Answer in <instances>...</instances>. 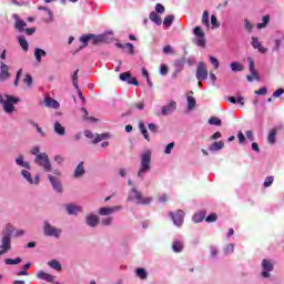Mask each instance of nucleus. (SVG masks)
<instances>
[{
	"instance_id": "f257e3e1",
	"label": "nucleus",
	"mask_w": 284,
	"mask_h": 284,
	"mask_svg": "<svg viewBox=\"0 0 284 284\" xmlns=\"http://www.w3.org/2000/svg\"><path fill=\"white\" fill-rule=\"evenodd\" d=\"M31 154L36 156L34 163L43 168L44 172H52V163L50 162L48 153H40L39 146H34L31 150Z\"/></svg>"
},
{
	"instance_id": "f03ea898",
	"label": "nucleus",
	"mask_w": 284,
	"mask_h": 284,
	"mask_svg": "<svg viewBox=\"0 0 284 284\" xmlns=\"http://www.w3.org/2000/svg\"><path fill=\"white\" fill-rule=\"evenodd\" d=\"M20 102H21V99L14 98L13 95L6 94L3 97L0 94V103L4 112H7V114H12V112H14V105H17V103H20Z\"/></svg>"
},
{
	"instance_id": "7ed1b4c3",
	"label": "nucleus",
	"mask_w": 284,
	"mask_h": 284,
	"mask_svg": "<svg viewBox=\"0 0 284 284\" xmlns=\"http://www.w3.org/2000/svg\"><path fill=\"white\" fill-rule=\"evenodd\" d=\"M151 161H152V152L145 151L141 155V166H140V170L138 172V176L140 179H143V176H145L146 172H150V170L152 169V166L150 164Z\"/></svg>"
},
{
	"instance_id": "20e7f679",
	"label": "nucleus",
	"mask_w": 284,
	"mask_h": 284,
	"mask_svg": "<svg viewBox=\"0 0 284 284\" xmlns=\"http://www.w3.org/2000/svg\"><path fill=\"white\" fill-rule=\"evenodd\" d=\"M128 201H136L138 205H150L152 203L153 197H143V193L141 191L136 190V187H133L131 190V194L128 197Z\"/></svg>"
},
{
	"instance_id": "39448f33",
	"label": "nucleus",
	"mask_w": 284,
	"mask_h": 284,
	"mask_svg": "<svg viewBox=\"0 0 284 284\" xmlns=\"http://www.w3.org/2000/svg\"><path fill=\"white\" fill-rule=\"evenodd\" d=\"M207 64L205 62L201 61L197 63L196 73L195 77L197 81H205L207 80Z\"/></svg>"
},
{
	"instance_id": "423d86ee",
	"label": "nucleus",
	"mask_w": 284,
	"mask_h": 284,
	"mask_svg": "<svg viewBox=\"0 0 284 284\" xmlns=\"http://www.w3.org/2000/svg\"><path fill=\"white\" fill-rule=\"evenodd\" d=\"M248 70L251 72V75H246V79L248 83H252V81H261V77L258 75V71H256V67L254 65V60L252 58H248Z\"/></svg>"
},
{
	"instance_id": "0eeeda50",
	"label": "nucleus",
	"mask_w": 284,
	"mask_h": 284,
	"mask_svg": "<svg viewBox=\"0 0 284 284\" xmlns=\"http://www.w3.org/2000/svg\"><path fill=\"white\" fill-rule=\"evenodd\" d=\"M193 33L196 37V45H199L200 48H205V43H207V41L205 40V32H203V29H201V27H195Z\"/></svg>"
},
{
	"instance_id": "6e6552de",
	"label": "nucleus",
	"mask_w": 284,
	"mask_h": 284,
	"mask_svg": "<svg viewBox=\"0 0 284 284\" xmlns=\"http://www.w3.org/2000/svg\"><path fill=\"white\" fill-rule=\"evenodd\" d=\"M262 270L261 273L262 278H270L271 274L270 272H274V263L270 260H263L262 261Z\"/></svg>"
},
{
	"instance_id": "1a4fd4ad",
	"label": "nucleus",
	"mask_w": 284,
	"mask_h": 284,
	"mask_svg": "<svg viewBox=\"0 0 284 284\" xmlns=\"http://www.w3.org/2000/svg\"><path fill=\"white\" fill-rule=\"evenodd\" d=\"M44 234L45 236H53L54 239H59L61 236V229H57L51 226L50 223H44Z\"/></svg>"
},
{
	"instance_id": "9d476101",
	"label": "nucleus",
	"mask_w": 284,
	"mask_h": 284,
	"mask_svg": "<svg viewBox=\"0 0 284 284\" xmlns=\"http://www.w3.org/2000/svg\"><path fill=\"white\" fill-rule=\"evenodd\" d=\"M169 216H171L174 225H176L178 227H181V225H183V219L185 216V212H183V210H178L175 214L173 212H170Z\"/></svg>"
},
{
	"instance_id": "9b49d317",
	"label": "nucleus",
	"mask_w": 284,
	"mask_h": 284,
	"mask_svg": "<svg viewBox=\"0 0 284 284\" xmlns=\"http://www.w3.org/2000/svg\"><path fill=\"white\" fill-rule=\"evenodd\" d=\"M12 250V237L2 236L0 243V254H8Z\"/></svg>"
},
{
	"instance_id": "f8f14e48",
	"label": "nucleus",
	"mask_w": 284,
	"mask_h": 284,
	"mask_svg": "<svg viewBox=\"0 0 284 284\" xmlns=\"http://www.w3.org/2000/svg\"><path fill=\"white\" fill-rule=\"evenodd\" d=\"M120 79L125 83H129V85H139V80H136V78H133L131 72L121 73Z\"/></svg>"
},
{
	"instance_id": "ddd939ff",
	"label": "nucleus",
	"mask_w": 284,
	"mask_h": 284,
	"mask_svg": "<svg viewBox=\"0 0 284 284\" xmlns=\"http://www.w3.org/2000/svg\"><path fill=\"white\" fill-rule=\"evenodd\" d=\"M176 110V101L171 100L168 105L162 108V115L168 116V114H172Z\"/></svg>"
},
{
	"instance_id": "4468645a",
	"label": "nucleus",
	"mask_w": 284,
	"mask_h": 284,
	"mask_svg": "<svg viewBox=\"0 0 284 284\" xmlns=\"http://www.w3.org/2000/svg\"><path fill=\"white\" fill-rule=\"evenodd\" d=\"M48 179H49L53 190H55V192L61 194L63 192V186H61V182L52 175H48Z\"/></svg>"
},
{
	"instance_id": "2eb2a0df",
	"label": "nucleus",
	"mask_w": 284,
	"mask_h": 284,
	"mask_svg": "<svg viewBox=\"0 0 284 284\" xmlns=\"http://www.w3.org/2000/svg\"><path fill=\"white\" fill-rule=\"evenodd\" d=\"M121 210V206H112V207H101L99 210L100 216H110V214H114V212H119Z\"/></svg>"
},
{
	"instance_id": "dca6fc26",
	"label": "nucleus",
	"mask_w": 284,
	"mask_h": 284,
	"mask_svg": "<svg viewBox=\"0 0 284 284\" xmlns=\"http://www.w3.org/2000/svg\"><path fill=\"white\" fill-rule=\"evenodd\" d=\"M21 174L28 181V183H30V185H39V175H37L34 180H32V174L30 173V171L22 170Z\"/></svg>"
},
{
	"instance_id": "f3484780",
	"label": "nucleus",
	"mask_w": 284,
	"mask_h": 284,
	"mask_svg": "<svg viewBox=\"0 0 284 284\" xmlns=\"http://www.w3.org/2000/svg\"><path fill=\"white\" fill-rule=\"evenodd\" d=\"M10 68L1 62L0 63V81H6V79H10Z\"/></svg>"
},
{
	"instance_id": "a211bd4d",
	"label": "nucleus",
	"mask_w": 284,
	"mask_h": 284,
	"mask_svg": "<svg viewBox=\"0 0 284 284\" xmlns=\"http://www.w3.org/2000/svg\"><path fill=\"white\" fill-rule=\"evenodd\" d=\"M251 44L253 45V48H255V50H258V52H261V54L267 53V48H265V47H263V44H261V41H258V38L252 37Z\"/></svg>"
},
{
	"instance_id": "6ab92c4d",
	"label": "nucleus",
	"mask_w": 284,
	"mask_h": 284,
	"mask_svg": "<svg viewBox=\"0 0 284 284\" xmlns=\"http://www.w3.org/2000/svg\"><path fill=\"white\" fill-rule=\"evenodd\" d=\"M44 105H45V108H53V110H59V108H60L59 102L52 98H45Z\"/></svg>"
},
{
	"instance_id": "aec40b11",
	"label": "nucleus",
	"mask_w": 284,
	"mask_h": 284,
	"mask_svg": "<svg viewBox=\"0 0 284 284\" xmlns=\"http://www.w3.org/2000/svg\"><path fill=\"white\" fill-rule=\"evenodd\" d=\"M37 277L40 278L41 281H47V283L54 282V276H52L43 271H39Z\"/></svg>"
},
{
	"instance_id": "412c9836",
	"label": "nucleus",
	"mask_w": 284,
	"mask_h": 284,
	"mask_svg": "<svg viewBox=\"0 0 284 284\" xmlns=\"http://www.w3.org/2000/svg\"><path fill=\"white\" fill-rule=\"evenodd\" d=\"M83 174H85V168L83 166V162H80L74 170V178L81 179V176H83Z\"/></svg>"
},
{
	"instance_id": "4be33fe9",
	"label": "nucleus",
	"mask_w": 284,
	"mask_h": 284,
	"mask_svg": "<svg viewBox=\"0 0 284 284\" xmlns=\"http://www.w3.org/2000/svg\"><path fill=\"white\" fill-rule=\"evenodd\" d=\"M12 234H14V226L11 224H8L3 230H2V236L12 239Z\"/></svg>"
},
{
	"instance_id": "5701e85b",
	"label": "nucleus",
	"mask_w": 284,
	"mask_h": 284,
	"mask_svg": "<svg viewBox=\"0 0 284 284\" xmlns=\"http://www.w3.org/2000/svg\"><path fill=\"white\" fill-rule=\"evenodd\" d=\"M87 225H89L90 227H97V225H99V216L89 215L87 217Z\"/></svg>"
},
{
	"instance_id": "b1692460",
	"label": "nucleus",
	"mask_w": 284,
	"mask_h": 284,
	"mask_svg": "<svg viewBox=\"0 0 284 284\" xmlns=\"http://www.w3.org/2000/svg\"><path fill=\"white\" fill-rule=\"evenodd\" d=\"M150 21H153V23H156V26H161L163 23V20H161V16L156 13L155 11H152L149 16Z\"/></svg>"
},
{
	"instance_id": "393cba45",
	"label": "nucleus",
	"mask_w": 284,
	"mask_h": 284,
	"mask_svg": "<svg viewBox=\"0 0 284 284\" xmlns=\"http://www.w3.org/2000/svg\"><path fill=\"white\" fill-rule=\"evenodd\" d=\"M65 209H67L68 214H70V215L79 214V212H81V206H78L74 204H68Z\"/></svg>"
},
{
	"instance_id": "a878e982",
	"label": "nucleus",
	"mask_w": 284,
	"mask_h": 284,
	"mask_svg": "<svg viewBox=\"0 0 284 284\" xmlns=\"http://www.w3.org/2000/svg\"><path fill=\"white\" fill-rule=\"evenodd\" d=\"M225 148V143L223 141L213 142L210 146L211 152H219V150H223Z\"/></svg>"
},
{
	"instance_id": "bb28decb",
	"label": "nucleus",
	"mask_w": 284,
	"mask_h": 284,
	"mask_svg": "<svg viewBox=\"0 0 284 284\" xmlns=\"http://www.w3.org/2000/svg\"><path fill=\"white\" fill-rule=\"evenodd\" d=\"M92 37H94V34L92 33H89V34H85V36H82L80 38V41L83 43L79 50H83V48H88V41H90L92 39Z\"/></svg>"
},
{
	"instance_id": "cd10ccee",
	"label": "nucleus",
	"mask_w": 284,
	"mask_h": 284,
	"mask_svg": "<svg viewBox=\"0 0 284 284\" xmlns=\"http://www.w3.org/2000/svg\"><path fill=\"white\" fill-rule=\"evenodd\" d=\"M135 274L138 278H141V281H148V271H145V268H136Z\"/></svg>"
},
{
	"instance_id": "c85d7f7f",
	"label": "nucleus",
	"mask_w": 284,
	"mask_h": 284,
	"mask_svg": "<svg viewBox=\"0 0 284 284\" xmlns=\"http://www.w3.org/2000/svg\"><path fill=\"white\" fill-rule=\"evenodd\" d=\"M139 130H140L141 134L144 136L145 141H150V133H148L145 123L139 122Z\"/></svg>"
},
{
	"instance_id": "c756f323",
	"label": "nucleus",
	"mask_w": 284,
	"mask_h": 284,
	"mask_svg": "<svg viewBox=\"0 0 284 284\" xmlns=\"http://www.w3.org/2000/svg\"><path fill=\"white\" fill-rule=\"evenodd\" d=\"M54 133L59 134L60 136H64L65 135V128H63V125H61L60 122H55L54 123Z\"/></svg>"
},
{
	"instance_id": "7c9ffc66",
	"label": "nucleus",
	"mask_w": 284,
	"mask_h": 284,
	"mask_svg": "<svg viewBox=\"0 0 284 284\" xmlns=\"http://www.w3.org/2000/svg\"><path fill=\"white\" fill-rule=\"evenodd\" d=\"M194 223H202L205 221V211H200L193 215Z\"/></svg>"
},
{
	"instance_id": "2f4dec72",
	"label": "nucleus",
	"mask_w": 284,
	"mask_h": 284,
	"mask_svg": "<svg viewBox=\"0 0 284 284\" xmlns=\"http://www.w3.org/2000/svg\"><path fill=\"white\" fill-rule=\"evenodd\" d=\"M45 54H48L45 50L37 48L34 51L36 61L41 63V57H45Z\"/></svg>"
},
{
	"instance_id": "473e14b6",
	"label": "nucleus",
	"mask_w": 284,
	"mask_h": 284,
	"mask_svg": "<svg viewBox=\"0 0 284 284\" xmlns=\"http://www.w3.org/2000/svg\"><path fill=\"white\" fill-rule=\"evenodd\" d=\"M16 163L21 168H26L27 170H30V163L23 161V155H19L18 159H16Z\"/></svg>"
},
{
	"instance_id": "72a5a7b5",
	"label": "nucleus",
	"mask_w": 284,
	"mask_h": 284,
	"mask_svg": "<svg viewBox=\"0 0 284 284\" xmlns=\"http://www.w3.org/2000/svg\"><path fill=\"white\" fill-rule=\"evenodd\" d=\"M48 265L52 270H57V272H61V270H62L61 263H59V261H57V260H52V261L48 262Z\"/></svg>"
},
{
	"instance_id": "f704fd0d",
	"label": "nucleus",
	"mask_w": 284,
	"mask_h": 284,
	"mask_svg": "<svg viewBox=\"0 0 284 284\" xmlns=\"http://www.w3.org/2000/svg\"><path fill=\"white\" fill-rule=\"evenodd\" d=\"M18 41H19L20 47L22 48V50H24V52H28L30 45L28 44V40H26V37H19Z\"/></svg>"
},
{
	"instance_id": "c9c22d12",
	"label": "nucleus",
	"mask_w": 284,
	"mask_h": 284,
	"mask_svg": "<svg viewBox=\"0 0 284 284\" xmlns=\"http://www.w3.org/2000/svg\"><path fill=\"white\" fill-rule=\"evenodd\" d=\"M31 266H32L31 263L24 264L23 267H22V271H19V272L17 273V276H29L30 273H28V270H29V267H31Z\"/></svg>"
},
{
	"instance_id": "e433bc0d",
	"label": "nucleus",
	"mask_w": 284,
	"mask_h": 284,
	"mask_svg": "<svg viewBox=\"0 0 284 284\" xmlns=\"http://www.w3.org/2000/svg\"><path fill=\"white\" fill-rule=\"evenodd\" d=\"M276 132H277L276 129H272V130L268 132V143H270L271 145H274V143H276Z\"/></svg>"
},
{
	"instance_id": "4c0bfd02",
	"label": "nucleus",
	"mask_w": 284,
	"mask_h": 284,
	"mask_svg": "<svg viewBox=\"0 0 284 284\" xmlns=\"http://www.w3.org/2000/svg\"><path fill=\"white\" fill-rule=\"evenodd\" d=\"M172 250L175 253L183 252V243L181 241L173 242Z\"/></svg>"
},
{
	"instance_id": "58836bf2",
	"label": "nucleus",
	"mask_w": 284,
	"mask_h": 284,
	"mask_svg": "<svg viewBox=\"0 0 284 284\" xmlns=\"http://www.w3.org/2000/svg\"><path fill=\"white\" fill-rule=\"evenodd\" d=\"M230 68H231L232 72H243V64H241L239 62H232L230 64Z\"/></svg>"
},
{
	"instance_id": "ea45409f",
	"label": "nucleus",
	"mask_w": 284,
	"mask_h": 284,
	"mask_svg": "<svg viewBox=\"0 0 284 284\" xmlns=\"http://www.w3.org/2000/svg\"><path fill=\"white\" fill-rule=\"evenodd\" d=\"M262 21L261 23H257V28L258 30H262L263 28H267V23H270V14H266L262 18Z\"/></svg>"
},
{
	"instance_id": "a19ab883",
	"label": "nucleus",
	"mask_w": 284,
	"mask_h": 284,
	"mask_svg": "<svg viewBox=\"0 0 284 284\" xmlns=\"http://www.w3.org/2000/svg\"><path fill=\"white\" fill-rule=\"evenodd\" d=\"M72 83L75 90H79V69H77L72 75Z\"/></svg>"
},
{
	"instance_id": "79ce46f5",
	"label": "nucleus",
	"mask_w": 284,
	"mask_h": 284,
	"mask_svg": "<svg viewBox=\"0 0 284 284\" xmlns=\"http://www.w3.org/2000/svg\"><path fill=\"white\" fill-rule=\"evenodd\" d=\"M105 139H110V134H108V133L98 134L95 136L93 143H101V141H105Z\"/></svg>"
},
{
	"instance_id": "37998d69",
	"label": "nucleus",
	"mask_w": 284,
	"mask_h": 284,
	"mask_svg": "<svg viewBox=\"0 0 284 284\" xmlns=\"http://www.w3.org/2000/svg\"><path fill=\"white\" fill-rule=\"evenodd\" d=\"M186 101H187L189 110H194V106L196 105V99H194V97H192V95H189L186 98Z\"/></svg>"
},
{
	"instance_id": "c03bdc74",
	"label": "nucleus",
	"mask_w": 284,
	"mask_h": 284,
	"mask_svg": "<svg viewBox=\"0 0 284 284\" xmlns=\"http://www.w3.org/2000/svg\"><path fill=\"white\" fill-rule=\"evenodd\" d=\"M21 261H23L21 257H17L16 260L6 258L4 263H6V265H19V263H21Z\"/></svg>"
},
{
	"instance_id": "a18cd8bd",
	"label": "nucleus",
	"mask_w": 284,
	"mask_h": 284,
	"mask_svg": "<svg viewBox=\"0 0 284 284\" xmlns=\"http://www.w3.org/2000/svg\"><path fill=\"white\" fill-rule=\"evenodd\" d=\"M92 39V44L93 45H99V43H103L104 37L103 36H94L91 38Z\"/></svg>"
},
{
	"instance_id": "49530a36",
	"label": "nucleus",
	"mask_w": 284,
	"mask_h": 284,
	"mask_svg": "<svg viewBox=\"0 0 284 284\" xmlns=\"http://www.w3.org/2000/svg\"><path fill=\"white\" fill-rule=\"evenodd\" d=\"M202 23L203 26H206L207 28H210V13L207 11L203 12Z\"/></svg>"
},
{
	"instance_id": "de8ad7c7",
	"label": "nucleus",
	"mask_w": 284,
	"mask_h": 284,
	"mask_svg": "<svg viewBox=\"0 0 284 284\" xmlns=\"http://www.w3.org/2000/svg\"><path fill=\"white\" fill-rule=\"evenodd\" d=\"M209 123H210V125H217V126L223 125V122L216 116L210 118Z\"/></svg>"
},
{
	"instance_id": "09e8293b",
	"label": "nucleus",
	"mask_w": 284,
	"mask_h": 284,
	"mask_svg": "<svg viewBox=\"0 0 284 284\" xmlns=\"http://www.w3.org/2000/svg\"><path fill=\"white\" fill-rule=\"evenodd\" d=\"M26 26H28V23L23 20L16 21V29L19 30V32H23V28H26Z\"/></svg>"
},
{
	"instance_id": "8fccbe9b",
	"label": "nucleus",
	"mask_w": 284,
	"mask_h": 284,
	"mask_svg": "<svg viewBox=\"0 0 284 284\" xmlns=\"http://www.w3.org/2000/svg\"><path fill=\"white\" fill-rule=\"evenodd\" d=\"M163 23H164L165 26H168V28H170V26H172V23H174V16H172V14L166 16V17L164 18Z\"/></svg>"
},
{
	"instance_id": "3c124183",
	"label": "nucleus",
	"mask_w": 284,
	"mask_h": 284,
	"mask_svg": "<svg viewBox=\"0 0 284 284\" xmlns=\"http://www.w3.org/2000/svg\"><path fill=\"white\" fill-rule=\"evenodd\" d=\"M23 83H26V85L28 88H30L32 85L33 79H32V75L30 73L26 74V78L23 79Z\"/></svg>"
},
{
	"instance_id": "603ef678",
	"label": "nucleus",
	"mask_w": 284,
	"mask_h": 284,
	"mask_svg": "<svg viewBox=\"0 0 284 284\" xmlns=\"http://www.w3.org/2000/svg\"><path fill=\"white\" fill-rule=\"evenodd\" d=\"M216 219H219V215H216V213H211L209 216H206L205 221L206 223H214L216 222Z\"/></svg>"
},
{
	"instance_id": "864d4df0",
	"label": "nucleus",
	"mask_w": 284,
	"mask_h": 284,
	"mask_svg": "<svg viewBox=\"0 0 284 284\" xmlns=\"http://www.w3.org/2000/svg\"><path fill=\"white\" fill-rule=\"evenodd\" d=\"M21 74H23V70L22 69L18 70V72H17L16 80H14L16 88L19 85V83L21 81Z\"/></svg>"
},
{
	"instance_id": "5fc2aeb1",
	"label": "nucleus",
	"mask_w": 284,
	"mask_h": 284,
	"mask_svg": "<svg viewBox=\"0 0 284 284\" xmlns=\"http://www.w3.org/2000/svg\"><path fill=\"white\" fill-rule=\"evenodd\" d=\"M155 12H158L159 14H163V12H165V7L161 3H156Z\"/></svg>"
},
{
	"instance_id": "6e6d98bb",
	"label": "nucleus",
	"mask_w": 284,
	"mask_h": 284,
	"mask_svg": "<svg viewBox=\"0 0 284 284\" xmlns=\"http://www.w3.org/2000/svg\"><path fill=\"white\" fill-rule=\"evenodd\" d=\"M274 183V176H267L264 181V187H270Z\"/></svg>"
},
{
	"instance_id": "4d7b16f0",
	"label": "nucleus",
	"mask_w": 284,
	"mask_h": 284,
	"mask_svg": "<svg viewBox=\"0 0 284 284\" xmlns=\"http://www.w3.org/2000/svg\"><path fill=\"white\" fill-rule=\"evenodd\" d=\"M210 62L212 63L215 70H219V60L215 57H210Z\"/></svg>"
},
{
	"instance_id": "13d9d810",
	"label": "nucleus",
	"mask_w": 284,
	"mask_h": 284,
	"mask_svg": "<svg viewBox=\"0 0 284 284\" xmlns=\"http://www.w3.org/2000/svg\"><path fill=\"white\" fill-rule=\"evenodd\" d=\"M173 149H174V142L169 143L164 150V154H171Z\"/></svg>"
},
{
	"instance_id": "bf43d9fd",
	"label": "nucleus",
	"mask_w": 284,
	"mask_h": 284,
	"mask_svg": "<svg viewBox=\"0 0 284 284\" xmlns=\"http://www.w3.org/2000/svg\"><path fill=\"white\" fill-rule=\"evenodd\" d=\"M38 10H43L44 12H47L49 16V19L52 20L53 13L50 9H48V7H38Z\"/></svg>"
},
{
	"instance_id": "052dcab7",
	"label": "nucleus",
	"mask_w": 284,
	"mask_h": 284,
	"mask_svg": "<svg viewBox=\"0 0 284 284\" xmlns=\"http://www.w3.org/2000/svg\"><path fill=\"white\" fill-rule=\"evenodd\" d=\"M168 72H169L168 65L161 64L160 74H162V77H165V74H168Z\"/></svg>"
},
{
	"instance_id": "680f3d73",
	"label": "nucleus",
	"mask_w": 284,
	"mask_h": 284,
	"mask_svg": "<svg viewBox=\"0 0 284 284\" xmlns=\"http://www.w3.org/2000/svg\"><path fill=\"white\" fill-rule=\"evenodd\" d=\"M211 23L214 28H219L221 24H219V19H216V16H211Z\"/></svg>"
},
{
	"instance_id": "e2e57ef3",
	"label": "nucleus",
	"mask_w": 284,
	"mask_h": 284,
	"mask_svg": "<svg viewBox=\"0 0 284 284\" xmlns=\"http://www.w3.org/2000/svg\"><path fill=\"white\" fill-rule=\"evenodd\" d=\"M255 94H257V95H264V94H267V88H265V87H262L260 90H256L255 91Z\"/></svg>"
},
{
	"instance_id": "0e129e2a",
	"label": "nucleus",
	"mask_w": 284,
	"mask_h": 284,
	"mask_svg": "<svg viewBox=\"0 0 284 284\" xmlns=\"http://www.w3.org/2000/svg\"><path fill=\"white\" fill-rule=\"evenodd\" d=\"M245 24V29L247 30V32H252L254 26H252V22H250V20H245L244 21Z\"/></svg>"
},
{
	"instance_id": "69168bd1",
	"label": "nucleus",
	"mask_w": 284,
	"mask_h": 284,
	"mask_svg": "<svg viewBox=\"0 0 284 284\" xmlns=\"http://www.w3.org/2000/svg\"><path fill=\"white\" fill-rule=\"evenodd\" d=\"M149 130L150 132H153V134H156V132H159V128H156V124L154 123L149 124Z\"/></svg>"
},
{
	"instance_id": "338daca9",
	"label": "nucleus",
	"mask_w": 284,
	"mask_h": 284,
	"mask_svg": "<svg viewBox=\"0 0 284 284\" xmlns=\"http://www.w3.org/2000/svg\"><path fill=\"white\" fill-rule=\"evenodd\" d=\"M234 253V244H229L225 248V254Z\"/></svg>"
},
{
	"instance_id": "774afa93",
	"label": "nucleus",
	"mask_w": 284,
	"mask_h": 284,
	"mask_svg": "<svg viewBox=\"0 0 284 284\" xmlns=\"http://www.w3.org/2000/svg\"><path fill=\"white\" fill-rule=\"evenodd\" d=\"M282 94H284V89H277L274 93L273 97L275 99H278V97H281Z\"/></svg>"
}]
</instances>
